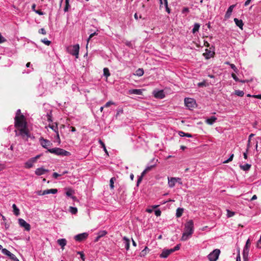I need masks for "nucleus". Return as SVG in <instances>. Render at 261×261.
Wrapping results in <instances>:
<instances>
[{
  "label": "nucleus",
  "mask_w": 261,
  "mask_h": 261,
  "mask_svg": "<svg viewBox=\"0 0 261 261\" xmlns=\"http://www.w3.org/2000/svg\"><path fill=\"white\" fill-rule=\"evenodd\" d=\"M194 232V223L192 220L188 221L185 225V231L182 233L181 240L185 241L190 239Z\"/></svg>",
  "instance_id": "1"
},
{
  "label": "nucleus",
  "mask_w": 261,
  "mask_h": 261,
  "mask_svg": "<svg viewBox=\"0 0 261 261\" xmlns=\"http://www.w3.org/2000/svg\"><path fill=\"white\" fill-rule=\"evenodd\" d=\"M14 120V126L17 129L28 126L26 119L23 115H21L19 117L15 116Z\"/></svg>",
  "instance_id": "2"
},
{
  "label": "nucleus",
  "mask_w": 261,
  "mask_h": 261,
  "mask_svg": "<svg viewBox=\"0 0 261 261\" xmlns=\"http://www.w3.org/2000/svg\"><path fill=\"white\" fill-rule=\"evenodd\" d=\"M15 135L16 136H21L22 139H23L25 141H28V138L30 137V134L28 126L17 129V130H15Z\"/></svg>",
  "instance_id": "3"
},
{
  "label": "nucleus",
  "mask_w": 261,
  "mask_h": 261,
  "mask_svg": "<svg viewBox=\"0 0 261 261\" xmlns=\"http://www.w3.org/2000/svg\"><path fill=\"white\" fill-rule=\"evenodd\" d=\"M66 50L69 54L75 56L76 58H77L80 50V45L78 44L70 45L67 47Z\"/></svg>",
  "instance_id": "4"
},
{
  "label": "nucleus",
  "mask_w": 261,
  "mask_h": 261,
  "mask_svg": "<svg viewBox=\"0 0 261 261\" xmlns=\"http://www.w3.org/2000/svg\"><path fill=\"white\" fill-rule=\"evenodd\" d=\"M48 151L52 153H55L57 155H61L63 156H68L70 154V153L68 151L60 148L49 149H48Z\"/></svg>",
  "instance_id": "5"
},
{
  "label": "nucleus",
  "mask_w": 261,
  "mask_h": 261,
  "mask_svg": "<svg viewBox=\"0 0 261 261\" xmlns=\"http://www.w3.org/2000/svg\"><path fill=\"white\" fill-rule=\"evenodd\" d=\"M220 253V250L218 249H216L207 255V258L210 261H216L219 257Z\"/></svg>",
  "instance_id": "6"
},
{
  "label": "nucleus",
  "mask_w": 261,
  "mask_h": 261,
  "mask_svg": "<svg viewBox=\"0 0 261 261\" xmlns=\"http://www.w3.org/2000/svg\"><path fill=\"white\" fill-rule=\"evenodd\" d=\"M212 48H213V46L210 47V49L206 48L205 49V52L203 53V55L206 59H209L214 56L215 52L214 48L212 49Z\"/></svg>",
  "instance_id": "7"
},
{
  "label": "nucleus",
  "mask_w": 261,
  "mask_h": 261,
  "mask_svg": "<svg viewBox=\"0 0 261 261\" xmlns=\"http://www.w3.org/2000/svg\"><path fill=\"white\" fill-rule=\"evenodd\" d=\"M18 223L19 225L23 227L24 229L27 231H30L31 229V226L28 223L24 220L19 218L18 219Z\"/></svg>",
  "instance_id": "8"
},
{
  "label": "nucleus",
  "mask_w": 261,
  "mask_h": 261,
  "mask_svg": "<svg viewBox=\"0 0 261 261\" xmlns=\"http://www.w3.org/2000/svg\"><path fill=\"white\" fill-rule=\"evenodd\" d=\"M185 106L189 109L193 108L195 105V101L194 99L187 97L185 98Z\"/></svg>",
  "instance_id": "9"
},
{
  "label": "nucleus",
  "mask_w": 261,
  "mask_h": 261,
  "mask_svg": "<svg viewBox=\"0 0 261 261\" xmlns=\"http://www.w3.org/2000/svg\"><path fill=\"white\" fill-rule=\"evenodd\" d=\"M2 253L8 256L12 260L14 261H19V260L17 259V258L15 256V255L11 253L9 250H8L6 248L2 249Z\"/></svg>",
  "instance_id": "10"
},
{
  "label": "nucleus",
  "mask_w": 261,
  "mask_h": 261,
  "mask_svg": "<svg viewBox=\"0 0 261 261\" xmlns=\"http://www.w3.org/2000/svg\"><path fill=\"white\" fill-rule=\"evenodd\" d=\"M153 94L155 98L162 99L165 97V93L163 90H154Z\"/></svg>",
  "instance_id": "11"
},
{
  "label": "nucleus",
  "mask_w": 261,
  "mask_h": 261,
  "mask_svg": "<svg viewBox=\"0 0 261 261\" xmlns=\"http://www.w3.org/2000/svg\"><path fill=\"white\" fill-rule=\"evenodd\" d=\"M40 143L43 147L46 149L48 146H50L52 145V143L50 142V141L44 139H41L40 140Z\"/></svg>",
  "instance_id": "12"
},
{
  "label": "nucleus",
  "mask_w": 261,
  "mask_h": 261,
  "mask_svg": "<svg viewBox=\"0 0 261 261\" xmlns=\"http://www.w3.org/2000/svg\"><path fill=\"white\" fill-rule=\"evenodd\" d=\"M235 7H236L235 5H232L229 7V8H228V9L225 14V18L226 19H228L230 17V16L231 15V13Z\"/></svg>",
  "instance_id": "13"
},
{
  "label": "nucleus",
  "mask_w": 261,
  "mask_h": 261,
  "mask_svg": "<svg viewBox=\"0 0 261 261\" xmlns=\"http://www.w3.org/2000/svg\"><path fill=\"white\" fill-rule=\"evenodd\" d=\"M249 251V247H244L243 251V256L244 261H248Z\"/></svg>",
  "instance_id": "14"
},
{
  "label": "nucleus",
  "mask_w": 261,
  "mask_h": 261,
  "mask_svg": "<svg viewBox=\"0 0 261 261\" xmlns=\"http://www.w3.org/2000/svg\"><path fill=\"white\" fill-rule=\"evenodd\" d=\"M123 243L124 245V247L127 251L129 249L130 241L129 239L126 237L123 238Z\"/></svg>",
  "instance_id": "15"
},
{
  "label": "nucleus",
  "mask_w": 261,
  "mask_h": 261,
  "mask_svg": "<svg viewBox=\"0 0 261 261\" xmlns=\"http://www.w3.org/2000/svg\"><path fill=\"white\" fill-rule=\"evenodd\" d=\"M142 89H130L128 91V93L129 94L142 95Z\"/></svg>",
  "instance_id": "16"
},
{
  "label": "nucleus",
  "mask_w": 261,
  "mask_h": 261,
  "mask_svg": "<svg viewBox=\"0 0 261 261\" xmlns=\"http://www.w3.org/2000/svg\"><path fill=\"white\" fill-rule=\"evenodd\" d=\"M172 251L170 249H166L163 250L162 253L160 254V256L162 258H167L171 253H172Z\"/></svg>",
  "instance_id": "17"
},
{
  "label": "nucleus",
  "mask_w": 261,
  "mask_h": 261,
  "mask_svg": "<svg viewBox=\"0 0 261 261\" xmlns=\"http://www.w3.org/2000/svg\"><path fill=\"white\" fill-rule=\"evenodd\" d=\"M35 162V158H31L30 160L28 161L25 163V168H31L33 167V164Z\"/></svg>",
  "instance_id": "18"
},
{
  "label": "nucleus",
  "mask_w": 261,
  "mask_h": 261,
  "mask_svg": "<svg viewBox=\"0 0 261 261\" xmlns=\"http://www.w3.org/2000/svg\"><path fill=\"white\" fill-rule=\"evenodd\" d=\"M168 179L169 187L173 188L176 183L175 177H168Z\"/></svg>",
  "instance_id": "19"
},
{
  "label": "nucleus",
  "mask_w": 261,
  "mask_h": 261,
  "mask_svg": "<svg viewBox=\"0 0 261 261\" xmlns=\"http://www.w3.org/2000/svg\"><path fill=\"white\" fill-rule=\"evenodd\" d=\"M216 120L217 118L214 116H212L211 117L207 118L205 122L209 125H212L216 122Z\"/></svg>",
  "instance_id": "20"
},
{
  "label": "nucleus",
  "mask_w": 261,
  "mask_h": 261,
  "mask_svg": "<svg viewBox=\"0 0 261 261\" xmlns=\"http://www.w3.org/2000/svg\"><path fill=\"white\" fill-rule=\"evenodd\" d=\"M107 233V232L106 230H101L98 232L97 236L95 239V242H98L100 238L105 236Z\"/></svg>",
  "instance_id": "21"
},
{
  "label": "nucleus",
  "mask_w": 261,
  "mask_h": 261,
  "mask_svg": "<svg viewBox=\"0 0 261 261\" xmlns=\"http://www.w3.org/2000/svg\"><path fill=\"white\" fill-rule=\"evenodd\" d=\"M47 172H48V170L45 169L43 168H39L36 170L35 174L37 175H41Z\"/></svg>",
  "instance_id": "22"
},
{
  "label": "nucleus",
  "mask_w": 261,
  "mask_h": 261,
  "mask_svg": "<svg viewBox=\"0 0 261 261\" xmlns=\"http://www.w3.org/2000/svg\"><path fill=\"white\" fill-rule=\"evenodd\" d=\"M234 22L239 27L241 30H243V27L244 25V23L241 19H239L237 18H234Z\"/></svg>",
  "instance_id": "23"
},
{
  "label": "nucleus",
  "mask_w": 261,
  "mask_h": 261,
  "mask_svg": "<svg viewBox=\"0 0 261 261\" xmlns=\"http://www.w3.org/2000/svg\"><path fill=\"white\" fill-rule=\"evenodd\" d=\"M58 192V190L57 189H51L48 190H45L43 191V194H56Z\"/></svg>",
  "instance_id": "24"
},
{
  "label": "nucleus",
  "mask_w": 261,
  "mask_h": 261,
  "mask_svg": "<svg viewBox=\"0 0 261 261\" xmlns=\"http://www.w3.org/2000/svg\"><path fill=\"white\" fill-rule=\"evenodd\" d=\"M58 243L61 246L62 249L63 250L64 246L66 245L67 241L65 239H59L58 241Z\"/></svg>",
  "instance_id": "25"
},
{
  "label": "nucleus",
  "mask_w": 261,
  "mask_h": 261,
  "mask_svg": "<svg viewBox=\"0 0 261 261\" xmlns=\"http://www.w3.org/2000/svg\"><path fill=\"white\" fill-rule=\"evenodd\" d=\"M251 165L249 164H245L244 165H240V168L245 171H247L250 170L251 168Z\"/></svg>",
  "instance_id": "26"
},
{
  "label": "nucleus",
  "mask_w": 261,
  "mask_h": 261,
  "mask_svg": "<svg viewBox=\"0 0 261 261\" xmlns=\"http://www.w3.org/2000/svg\"><path fill=\"white\" fill-rule=\"evenodd\" d=\"M200 25L199 23H195L193 26V28L192 29V33L193 34H195L196 32H198L199 31V28H200Z\"/></svg>",
  "instance_id": "27"
},
{
  "label": "nucleus",
  "mask_w": 261,
  "mask_h": 261,
  "mask_svg": "<svg viewBox=\"0 0 261 261\" xmlns=\"http://www.w3.org/2000/svg\"><path fill=\"white\" fill-rule=\"evenodd\" d=\"M12 208L13 209L14 214L17 216H18L20 214L19 210L18 208H17L15 204H13L12 205Z\"/></svg>",
  "instance_id": "28"
},
{
  "label": "nucleus",
  "mask_w": 261,
  "mask_h": 261,
  "mask_svg": "<svg viewBox=\"0 0 261 261\" xmlns=\"http://www.w3.org/2000/svg\"><path fill=\"white\" fill-rule=\"evenodd\" d=\"M144 74V70L142 68L138 69L135 73V75H137L138 76H141Z\"/></svg>",
  "instance_id": "29"
},
{
  "label": "nucleus",
  "mask_w": 261,
  "mask_h": 261,
  "mask_svg": "<svg viewBox=\"0 0 261 261\" xmlns=\"http://www.w3.org/2000/svg\"><path fill=\"white\" fill-rule=\"evenodd\" d=\"M183 211L184 209L182 208L178 207V208H177L176 212V216L177 218L181 217Z\"/></svg>",
  "instance_id": "30"
},
{
  "label": "nucleus",
  "mask_w": 261,
  "mask_h": 261,
  "mask_svg": "<svg viewBox=\"0 0 261 261\" xmlns=\"http://www.w3.org/2000/svg\"><path fill=\"white\" fill-rule=\"evenodd\" d=\"M178 135L180 137H188V138H192V136L191 134H190L189 133H184V132H182V131H179L178 132Z\"/></svg>",
  "instance_id": "31"
},
{
  "label": "nucleus",
  "mask_w": 261,
  "mask_h": 261,
  "mask_svg": "<svg viewBox=\"0 0 261 261\" xmlns=\"http://www.w3.org/2000/svg\"><path fill=\"white\" fill-rule=\"evenodd\" d=\"M48 127L52 129L55 132H58V125L57 123H55V125H54V124H49Z\"/></svg>",
  "instance_id": "32"
},
{
  "label": "nucleus",
  "mask_w": 261,
  "mask_h": 261,
  "mask_svg": "<svg viewBox=\"0 0 261 261\" xmlns=\"http://www.w3.org/2000/svg\"><path fill=\"white\" fill-rule=\"evenodd\" d=\"M149 249L147 247H145V248L141 251L140 252V255L141 257H144L146 254L147 252L149 251Z\"/></svg>",
  "instance_id": "33"
},
{
  "label": "nucleus",
  "mask_w": 261,
  "mask_h": 261,
  "mask_svg": "<svg viewBox=\"0 0 261 261\" xmlns=\"http://www.w3.org/2000/svg\"><path fill=\"white\" fill-rule=\"evenodd\" d=\"M116 180L115 177H112L110 180V187L111 189H113L114 188V182Z\"/></svg>",
  "instance_id": "34"
},
{
  "label": "nucleus",
  "mask_w": 261,
  "mask_h": 261,
  "mask_svg": "<svg viewBox=\"0 0 261 261\" xmlns=\"http://www.w3.org/2000/svg\"><path fill=\"white\" fill-rule=\"evenodd\" d=\"M103 75L108 78L110 75L109 70L108 68H104L103 70Z\"/></svg>",
  "instance_id": "35"
},
{
  "label": "nucleus",
  "mask_w": 261,
  "mask_h": 261,
  "mask_svg": "<svg viewBox=\"0 0 261 261\" xmlns=\"http://www.w3.org/2000/svg\"><path fill=\"white\" fill-rule=\"evenodd\" d=\"M235 94L238 96L242 97L244 95V92L243 91L237 90L235 91Z\"/></svg>",
  "instance_id": "36"
},
{
  "label": "nucleus",
  "mask_w": 261,
  "mask_h": 261,
  "mask_svg": "<svg viewBox=\"0 0 261 261\" xmlns=\"http://www.w3.org/2000/svg\"><path fill=\"white\" fill-rule=\"evenodd\" d=\"M98 142L101 145V147L103 148L104 151L108 154V151L106 149V147L105 146V143L101 140H99Z\"/></svg>",
  "instance_id": "37"
},
{
  "label": "nucleus",
  "mask_w": 261,
  "mask_h": 261,
  "mask_svg": "<svg viewBox=\"0 0 261 261\" xmlns=\"http://www.w3.org/2000/svg\"><path fill=\"white\" fill-rule=\"evenodd\" d=\"M69 211L72 214H75L77 212V210L76 207L70 206L69 207Z\"/></svg>",
  "instance_id": "38"
},
{
  "label": "nucleus",
  "mask_w": 261,
  "mask_h": 261,
  "mask_svg": "<svg viewBox=\"0 0 261 261\" xmlns=\"http://www.w3.org/2000/svg\"><path fill=\"white\" fill-rule=\"evenodd\" d=\"M124 43L128 47H129L131 48H134V44H133V43L131 41H126L124 42Z\"/></svg>",
  "instance_id": "39"
},
{
  "label": "nucleus",
  "mask_w": 261,
  "mask_h": 261,
  "mask_svg": "<svg viewBox=\"0 0 261 261\" xmlns=\"http://www.w3.org/2000/svg\"><path fill=\"white\" fill-rule=\"evenodd\" d=\"M155 166V163L153 165H148L147 166V167H146V168L145 169V170L147 171V172H148L149 171L151 170L152 169V168H153Z\"/></svg>",
  "instance_id": "40"
},
{
  "label": "nucleus",
  "mask_w": 261,
  "mask_h": 261,
  "mask_svg": "<svg viewBox=\"0 0 261 261\" xmlns=\"http://www.w3.org/2000/svg\"><path fill=\"white\" fill-rule=\"evenodd\" d=\"M74 239L77 241L81 242L82 241V233L78 234L74 237Z\"/></svg>",
  "instance_id": "41"
},
{
  "label": "nucleus",
  "mask_w": 261,
  "mask_h": 261,
  "mask_svg": "<svg viewBox=\"0 0 261 261\" xmlns=\"http://www.w3.org/2000/svg\"><path fill=\"white\" fill-rule=\"evenodd\" d=\"M69 0H65V7L64 8V11L67 12L68 10V8L69 7Z\"/></svg>",
  "instance_id": "42"
},
{
  "label": "nucleus",
  "mask_w": 261,
  "mask_h": 261,
  "mask_svg": "<svg viewBox=\"0 0 261 261\" xmlns=\"http://www.w3.org/2000/svg\"><path fill=\"white\" fill-rule=\"evenodd\" d=\"M234 215V212L227 210V216L228 217H231Z\"/></svg>",
  "instance_id": "43"
},
{
  "label": "nucleus",
  "mask_w": 261,
  "mask_h": 261,
  "mask_svg": "<svg viewBox=\"0 0 261 261\" xmlns=\"http://www.w3.org/2000/svg\"><path fill=\"white\" fill-rule=\"evenodd\" d=\"M233 154H231L230 156V157L227 159L226 160H225L224 161H223V163L225 164V163H229V162L231 161L233 159Z\"/></svg>",
  "instance_id": "44"
},
{
  "label": "nucleus",
  "mask_w": 261,
  "mask_h": 261,
  "mask_svg": "<svg viewBox=\"0 0 261 261\" xmlns=\"http://www.w3.org/2000/svg\"><path fill=\"white\" fill-rule=\"evenodd\" d=\"M41 42L44 43L45 44L47 45H49L51 43V42L49 40H48L46 38H44V39H42L41 40Z\"/></svg>",
  "instance_id": "45"
},
{
  "label": "nucleus",
  "mask_w": 261,
  "mask_h": 261,
  "mask_svg": "<svg viewBox=\"0 0 261 261\" xmlns=\"http://www.w3.org/2000/svg\"><path fill=\"white\" fill-rule=\"evenodd\" d=\"M180 245L178 244L176 246H175L173 248L170 249V250L172 251V252H173L175 251H177L179 249Z\"/></svg>",
  "instance_id": "46"
},
{
  "label": "nucleus",
  "mask_w": 261,
  "mask_h": 261,
  "mask_svg": "<svg viewBox=\"0 0 261 261\" xmlns=\"http://www.w3.org/2000/svg\"><path fill=\"white\" fill-rule=\"evenodd\" d=\"M229 65H230L231 68L235 72L237 73L238 72V70L237 68L236 67V66L234 64H229Z\"/></svg>",
  "instance_id": "47"
},
{
  "label": "nucleus",
  "mask_w": 261,
  "mask_h": 261,
  "mask_svg": "<svg viewBox=\"0 0 261 261\" xmlns=\"http://www.w3.org/2000/svg\"><path fill=\"white\" fill-rule=\"evenodd\" d=\"M114 104H115V103H114V102H113V101H109L107 102L105 104V105L104 106V107H105V108H107V107H109L110 105H114Z\"/></svg>",
  "instance_id": "48"
},
{
  "label": "nucleus",
  "mask_w": 261,
  "mask_h": 261,
  "mask_svg": "<svg viewBox=\"0 0 261 261\" xmlns=\"http://www.w3.org/2000/svg\"><path fill=\"white\" fill-rule=\"evenodd\" d=\"M73 193V191L71 189H69L66 192V194L68 196H71Z\"/></svg>",
  "instance_id": "49"
},
{
  "label": "nucleus",
  "mask_w": 261,
  "mask_h": 261,
  "mask_svg": "<svg viewBox=\"0 0 261 261\" xmlns=\"http://www.w3.org/2000/svg\"><path fill=\"white\" fill-rule=\"evenodd\" d=\"M39 33L40 34H43V35H46V31L43 28H41L39 30Z\"/></svg>",
  "instance_id": "50"
},
{
  "label": "nucleus",
  "mask_w": 261,
  "mask_h": 261,
  "mask_svg": "<svg viewBox=\"0 0 261 261\" xmlns=\"http://www.w3.org/2000/svg\"><path fill=\"white\" fill-rule=\"evenodd\" d=\"M231 76L233 79L234 81L236 82H239L240 80L238 79V77L237 76V75L234 73L231 74Z\"/></svg>",
  "instance_id": "51"
},
{
  "label": "nucleus",
  "mask_w": 261,
  "mask_h": 261,
  "mask_svg": "<svg viewBox=\"0 0 261 261\" xmlns=\"http://www.w3.org/2000/svg\"><path fill=\"white\" fill-rule=\"evenodd\" d=\"M6 41V39L3 37L0 33V44Z\"/></svg>",
  "instance_id": "52"
},
{
  "label": "nucleus",
  "mask_w": 261,
  "mask_h": 261,
  "mask_svg": "<svg viewBox=\"0 0 261 261\" xmlns=\"http://www.w3.org/2000/svg\"><path fill=\"white\" fill-rule=\"evenodd\" d=\"M154 214L157 217L160 216L161 215V211L159 210H155L154 212Z\"/></svg>",
  "instance_id": "53"
},
{
  "label": "nucleus",
  "mask_w": 261,
  "mask_h": 261,
  "mask_svg": "<svg viewBox=\"0 0 261 261\" xmlns=\"http://www.w3.org/2000/svg\"><path fill=\"white\" fill-rule=\"evenodd\" d=\"M46 116H47V120L49 122H52L53 121V120L51 119V113H50L49 114H47Z\"/></svg>",
  "instance_id": "54"
},
{
  "label": "nucleus",
  "mask_w": 261,
  "mask_h": 261,
  "mask_svg": "<svg viewBox=\"0 0 261 261\" xmlns=\"http://www.w3.org/2000/svg\"><path fill=\"white\" fill-rule=\"evenodd\" d=\"M175 180H176V182H178L179 185H182V181H181V179L180 178L175 177Z\"/></svg>",
  "instance_id": "55"
},
{
  "label": "nucleus",
  "mask_w": 261,
  "mask_h": 261,
  "mask_svg": "<svg viewBox=\"0 0 261 261\" xmlns=\"http://www.w3.org/2000/svg\"><path fill=\"white\" fill-rule=\"evenodd\" d=\"M22 114H21V111L20 109H18L17 111H16V116H18V117L19 116H20L21 115H22Z\"/></svg>",
  "instance_id": "56"
},
{
  "label": "nucleus",
  "mask_w": 261,
  "mask_h": 261,
  "mask_svg": "<svg viewBox=\"0 0 261 261\" xmlns=\"http://www.w3.org/2000/svg\"><path fill=\"white\" fill-rule=\"evenodd\" d=\"M35 12L40 15H43L44 14L41 10H36Z\"/></svg>",
  "instance_id": "57"
},
{
  "label": "nucleus",
  "mask_w": 261,
  "mask_h": 261,
  "mask_svg": "<svg viewBox=\"0 0 261 261\" xmlns=\"http://www.w3.org/2000/svg\"><path fill=\"white\" fill-rule=\"evenodd\" d=\"M62 174H58V173H56V172H55L53 173V176L55 178H57L58 177L61 176Z\"/></svg>",
  "instance_id": "58"
},
{
  "label": "nucleus",
  "mask_w": 261,
  "mask_h": 261,
  "mask_svg": "<svg viewBox=\"0 0 261 261\" xmlns=\"http://www.w3.org/2000/svg\"><path fill=\"white\" fill-rule=\"evenodd\" d=\"M205 86V83L204 82H202L198 83V86L199 87Z\"/></svg>",
  "instance_id": "59"
},
{
  "label": "nucleus",
  "mask_w": 261,
  "mask_h": 261,
  "mask_svg": "<svg viewBox=\"0 0 261 261\" xmlns=\"http://www.w3.org/2000/svg\"><path fill=\"white\" fill-rule=\"evenodd\" d=\"M142 176H140L138 180H137V186H138L139 184L141 182V181H142Z\"/></svg>",
  "instance_id": "60"
},
{
  "label": "nucleus",
  "mask_w": 261,
  "mask_h": 261,
  "mask_svg": "<svg viewBox=\"0 0 261 261\" xmlns=\"http://www.w3.org/2000/svg\"><path fill=\"white\" fill-rule=\"evenodd\" d=\"M248 149H246V151L243 153V156H244V158L245 159H247V153H248Z\"/></svg>",
  "instance_id": "61"
},
{
  "label": "nucleus",
  "mask_w": 261,
  "mask_h": 261,
  "mask_svg": "<svg viewBox=\"0 0 261 261\" xmlns=\"http://www.w3.org/2000/svg\"><path fill=\"white\" fill-rule=\"evenodd\" d=\"M252 97H255L261 99V94L253 95Z\"/></svg>",
  "instance_id": "62"
},
{
  "label": "nucleus",
  "mask_w": 261,
  "mask_h": 261,
  "mask_svg": "<svg viewBox=\"0 0 261 261\" xmlns=\"http://www.w3.org/2000/svg\"><path fill=\"white\" fill-rule=\"evenodd\" d=\"M252 0H247L245 2V4H244V6H247L248 5H249V4L250 3L251 1Z\"/></svg>",
  "instance_id": "63"
},
{
  "label": "nucleus",
  "mask_w": 261,
  "mask_h": 261,
  "mask_svg": "<svg viewBox=\"0 0 261 261\" xmlns=\"http://www.w3.org/2000/svg\"><path fill=\"white\" fill-rule=\"evenodd\" d=\"M88 236V234L86 232L83 233V240L86 239Z\"/></svg>",
  "instance_id": "64"
}]
</instances>
